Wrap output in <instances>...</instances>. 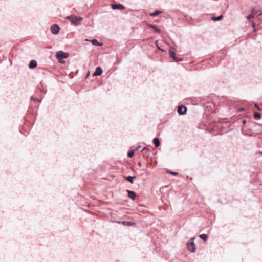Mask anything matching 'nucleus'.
Returning a JSON list of instances; mask_svg holds the SVG:
<instances>
[{
  "label": "nucleus",
  "mask_w": 262,
  "mask_h": 262,
  "mask_svg": "<svg viewBox=\"0 0 262 262\" xmlns=\"http://www.w3.org/2000/svg\"><path fill=\"white\" fill-rule=\"evenodd\" d=\"M66 19L69 20L73 25L76 26L80 25L83 20V18L75 15L68 16L66 17Z\"/></svg>",
  "instance_id": "f257e3e1"
},
{
  "label": "nucleus",
  "mask_w": 262,
  "mask_h": 262,
  "mask_svg": "<svg viewBox=\"0 0 262 262\" xmlns=\"http://www.w3.org/2000/svg\"><path fill=\"white\" fill-rule=\"evenodd\" d=\"M195 237L191 238L186 244V247L190 252H194L196 249L195 244L194 242Z\"/></svg>",
  "instance_id": "f03ea898"
},
{
  "label": "nucleus",
  "mask_w": 262,
  "mask_h": 262,
  "mask_svg": "<svg viewBox=\"0 0 262 262\" xmlns=\"http://www.w3.org/2000/svg\"><path fill=\"white\" fill-rule=\"evenodd\" d=\"M69 56V54L62 51H59L56 53L55 57L59 60L66 59Z\"/></svg>",
  "instance_id": "7ed1b4c3"
},
{
  "label": "nucleus",
  "mask_w": 262,
  "mask_h": 262,
  "mask_svg": "<svg viewBox=\"0 0 262 262\" xmlns=\"http://www.w3.org/2000/svg\"><path fill=\"white\" fill-rule=\"evenodd\" d=\"M169 56L174 61H178L179 58L176 56L175 49L173 47H170L169 50Z\"/></svg>",
  "instance_id": "20e7f679"
},
{
  "label": "nucleus",
  "mask_w": 262,
  "mask_h": 262,
  "mask_svg": "<svg viewBox=\"0 0 262 262\" xmlns=\"http://www.w3.org/2000/svg\"><path fill=\"white\" fill-rule=\"evenodd\" d=\"M187 108L183 105H181L178 106L177 112L180 115H183L186 114Z\"/></svg>",
  "instance_id": "39448f33"
},
{
  "label": "nucleus",
  "mask_w": 262,
  "mask_h": 262,
  "mask_svg": "<svg viewBox=\"0 0 262 262\" xmlns=\"http://www.w3.org/2000/svg\"><path fill=\"white\" fill-rule=\"evenodd\" d=\"M60 29L59 26L57 24L52 25L50 28L51 32L55 35L59 33Z\"/></svg>",
  "instance_id": "423d86ee"
},
{
  "label": "nucleus",
  "mask_w": 262,
  "mask_h": 262,
  "mask_svg": "<svg viewBox=\"0 0 262 262\" xmlns=\"http://www.w3.org/2000/svg\"><path fill=\"white\" fill-rule=\"evenodd\" d=\"M111 7L113 10L118 9V10H122L125 9V7L124 6V5L121 4H120V3H119V4H111Z\"/></svg>",
  "instance_id": "0eeeda50"
},
{
  "label": "nucleus",
  "mask_w": 262,
  "mask_h": 262,
  "mask_svg": "<svg viewBox=\"0 0 262 262\" xmlns=\"http://www.w3.org/2000/svg\"><path fill=\"white\" fill-rule=\"evenodd\" d=\"M103 72L102 69L100 67H96L95 71L93 73V76H100L102 75Z\"/></svg>",
  "instance_id": "6e6552de"
},
{
  "label": "nucleus",
  "mask_w": 262,
  "mask_h": 262,
  "mask_svg": "<svg viewBox=\"0 0 262 262\" xmlns=\"http://www.w3.org/2000/svg\"><path fill=\"white\" fill-rule=\"evenodd\" d=\"M126 192H127V196L132 200H135L136 198V193L132 190H126Z\"/></svg>",
  "instance_id": "1a4fd4ad"
},
{
  "label": "nucleus",
  "mask_w": 262,
  "mask_h": 262,
  "mask_svg": "<svg viewBox=\"0 0 262 262\" xmlns=\"http://www.w3.org/2000/svg\"><path fill=\"white\" fill-rule=\"evenodd\" d=\"M251 13L252 14H256L258 16L262 15V10H257L253 7H252L251 8Z\"/></svg>",
  "instance_id": "9d476101"
},
{
  "label": "nucleus",
  "mask_w": 262,
  "mask_h": 262,
  "mask_svg": "<svg viewBox=\"0 0 262 262\" xmlns=\"http://www.w3.org/2000/svg\"><path fill=\"white\" fill-rule=\"evenodd\" d=\"M37 66V62L35 60H32L30 61L28 67L31 69H33Z\"/></svg>",
  "instance_id": "9b49d317"
},
{
  "label": "nucleus",
  "mask_w": 262,
  "mask_h": 262,
  "mask_svg": "<svg viewBox=\"0 0 262 262\" xmlns=\"http://www.w3.org/2000/svg\"><path fill=\"white\" fill-rule=\"evenodd\" d=\"M136 178L135 176H124V179L130 183L131 184H133L134 183V179Z\"/></svg>",
  "instance_id": "f8f14e48"
},
{
  "label": "nucleus",
  "mask_w": 262,
  "mask_h": 262,
  "mask_svg": "<svg viewBox=\"0 0 262 262\" xmlns=\"http://www.w3.org/2000/svg\"><path fill=\"white\" fill-rule=\"evenodd\" d=\"M148 26L149 28L153 29L156 32L159 33H161L160 29H159L155 25L151 24H148Z\"/></svg>",
  "instance_id": "ddd939ff"
},
{
  "label": "nucleus",
  "mask_w": 262,
  "mask_h": 262,
  "mask_svg": "<svg viewBox=\"0 0 262 262\" xmlns=\"http://www.w3.org/2000/svg\"><path fill=\"white\" fill-rule=\"evenodd\" d=\"M152 142H153V143L155 145V147L157 148L160 145V140L157 137L154 138Z\"/></svg>",
  "instance_id": "4468645a"
},
{
  "label": "nucleus",
  "mask_w": 262,
  "mask_h": 262,
  "mask_svg": "<svg viewBox=\"0 0 262 262\" xmlns=\"http://www.w3.org/2000/svg\"><path fill=\"white\" fill-rule=\"evenodd\" d=\"M119 224H121L124 226H132L133 224H135V223H133L131 222H128V221H119L118 222Z\"/></svg>",
  "instance_id": "2eb2a0df"
},
{
  "label": "nucleus",
  "mask_w": 262,
  "mask_h": 262,
  "mask_svg": "<svg viewBox=\"0 0 262 262\" xmlns=\"http://www.w3.org/2000/svg\"><path fill=\"white\" fill-rule=\"evenodd\" d=\"M223 18V15H220L217 17L212 16L211 17V19L213 21H220V20H222Z\"/></svg>",
  "instance_id": "dca6fc26"
},
{
  "label": "nucleus",
  "mask_w": 262,
  "mask_h": 262,
  "mask_svg": "<svg viewBox=\"0 0 262 262\" xmlns=\"http://www.w3.org/2000/svg\"><path fill=\"white\" fill-rule=\"evenodd\" d=\"M91 42L93 45L97 46H101L102 45V43L99 42L96 39H92Z\"/></svg>",
  "instance_id": "f3484780"
},
{
  "label": "nucleus",
  "mask_w": 262,
  "mask_h": 262,
  "mask_svg": "<svg viewBox=\"0 0 262 262\" xmlns=\"http://www.w3.org/2000/svg\"><path fill=\"white\" fill-rule=\"evenodd\" d=\"M253 118L256 120H259L261 118V115L259 113L254 112V113L253 114Z\"/></svg>",
  "instance_id": "a211bd4d"
},
{
  "label": "nucleus",
  "mask_w": 262,
  "mask_h": 262,
  "mask_svg": "<svg viewBox=\"0 0 262 262\" xmlns=\"http://www.w3.org/2000/svg\"><path fill=\"white\" fill-rule=\"evenodd\" d=\"M199 238L204 241H206L208 238V236L206 234H202L199 236Z\"/></svg>",
  "instance_id": "6ab92c4d"
},
{
  "label": "nucleus",
  "mask_w": 262,
  "mask_h": 262,
  "mask_svg": "<svg viewBox=\"0 0 262 262\" xmlns=\"http://www.w3.org/2000/svg\"><path fill=\"white\" fill-rule=\"evenodd\" d=\"M248 130L249 131L251 130V129L249 128H247H247H245V129H244V128L243 127L241 130L242 134L244 135H248Z\"/></svg>",
  "instance_id": "aec40b11"
},
{
  "label": "nucleus",
  "mask_w": 262,
  "mask_h": 262,
  "mask_svg": "<svg viewBox=\"0 0 262 262\" xmlns=\"http://www.w3.org/2000/svg\"><path fill=\"white\" fill-rule=\"evenodd\" d=\"M162 13L161 11L158 10H156L154 12L150 13V15L151 16H156L157 15H158L160 13Z\"/></svg>",
  "instance_id": "412c9836"
},
{
  "label": "nucleus",
  "mask_w": 262,
  "mask_h": 262,
  "mask_svg": "<svg viewBox=\"0 0 262 262\" xmlns=\"http://www.w3.org/2000/svg\"><path fill=\"white\" fill-rule=\"evenodd\" d=\"M152 149V147L151 146H147L144 148H143L142 150H141V152H144V151H149L151 150V149Z\"/></svg>",
  "instance_id": "4be33fe9"
},
{
  "label": "nucleus",
  "mask_w": 262,
  "mask_h": 262,
  "mask_svg": "<svg viewBox=\"0 0 262 262\" xmlns=\"http://www.w3.org/2000/svg\"><path fill=\"white\" fill-rule=\"evenodd\" d=\"M134 153H135V150H131L127 152V155L129 158H132L134 155Z\"/></svg>",
  "instance_id": "5701e85b"
},
{
  "label": "nucleus",
  "mask_w": 262,
  "mask_h": 262,
  "mask_svg": "<svg viewBox=\"0 0 262 262\" xmlns=\"http://www.w3.org/2000/svg\"><path fill=\"white\" fill-rule=\"evenodd\" d=\"M166 173H168V174H170L171 175H172V176H177V175H178V172H175V171H170L169 170H166Z\"/></svg>",
  "instance_id": "b1692460"
},
{
  "label": "nucleus",
  "mask_w": 262,
  "mask_h": 262,
  "mask_svg": "<svg viewBox=\"0 0 262 262\" xmlns=\"http://www.w3.org/2000/svg\"><path fill=\"white\" fill-rule=\"evenodd\" d=\"M31 100H33L34 101H37L38 102H40L41 101V99H38L37 98H35L33 96H31L30 98Z\"/></svg>",
  "instance_id": "393cba45"
},
{
  "label": "nucleus",
  "mask_w": 262,
  "mask_h": 262,
  "mask_svg": "<svg viewBox=\"0 0 262 262\" xmlns=\"http://www.w3.org/2000/svg\"><path fill=\"white\" fill-rule=\"evenodd\" d=\"M254 107L256 108L258 111H262V108L259 106L257 104H254Z\"/></svg>",
  "instance_id": "a878e982"
},
{
  "label": "nucleus",
  "mask_w": 262,
  "mask_h": 262,
  "mask_svg": "<svg viewBox=\"0 0 262 262\" xmlns=\"http://www.w3.org/2000/svg\"><path fill=\"white\" fill-rule=\"evenodd\" d=\"M147 151H144V152H141L142 155L143 157H145L146 158L148 157V155L147 154Z\"/></svg>",
  "instance_id": "bb28decb"
},
{
  "label": "nucleus",
  "mask_w": 262,
  "mask_h": 262,
  "mask_svg": "<svg viewBox=\"0 0 262 262\" xmlns=\"http://www.w3.org/2000/svg\"><path fill=\"white\" fill-rule=\"evenodd\" d=\"M253 18L254 16L252 15H249L247 17L248 20H250L251 19H253Z\"/></svg>",
  "instance_id": "cd10ccee"
},
{
  "label": "nucleus",
  "mask_w": 262,
  "mask_h": 262,
  "mask_svg": "<svg viewBox=\"0 0 262 262\" xmlns=\"http://www.w3.org/2000/svg\"><path fill=\"white\" fill-rule=\"evenodd\" d=\"M247 121L245 120H243V124L244 125V128H247V126L246 125Z\"/></svg>",
  "instance_id": "c85d7f7f"
},
{
  "label": "nucleus",
  "mask_w": 262,
  "mask_h": 262,
  "mask_svg": "<svg viewBox=\"0 0 262 262\" xmlns=\"http://www.w3.org/2000/svg\"><path fill=\"white\" fill-rule=\"evenodd\" d=\"M137 165L139 167H141L142 166V163L141 162H138V164H137Z\"/></svg>",
  "instance_id": "c756f323"
},
{
  "label": "nucleus",
  "mask_w": 262,
  "mask_h": 262,
  "mask_svg": "<svg viewBox=\"0 0 262 262\" xmlns=\"http://www.w3.org/2000/svg\"><path fill=\"white\" fill-rule=\"evenodd\" d=\"M140 147H141V146L140 145H139L134 150H135V151L136 150H138Z\"/></svg>",
  "instance_id": "7c9ffc66"
},
{
  "label": "nucleus",
  "mask_w": 262,
  "mask_h": 262,
  "mask_svg": "<svg viewBox=\"0 0 262 262\" xmlns=\"http://www.w3.org/2000/svg\"><path fill=\"white\" fill-rule=\"evenodd\" d=\"M256 24L255 23H252V26L253 28H255Z\"/></svg>",
  "instance_id": "2f4dec72"
},
{
  "label": "nucleus",
  "mask_w": 262,
  "mask_h": 262,
  "mask_svg": "<svg viewBox=\"0 0 262 262\" xmlns=\"http://www.w3.org/2000/svg\"><path fill=\"white\" fill-rule=\"evenodd\" d=\"M157 42H158V41H156L155 42V44H156L157 46H158V45H157ZM157 47H158V49H159V50H161V49H160V48L158 46H157Z\"/></svg>",
  "instance_id": "473e14b6"
},
{
  "label": "nucleus",
  "mask_w": 262,
  "mask_h": 262,
  "mask_svg": "<svg viewBox=\"0 0 262 262\" xmlns=\"http://www.w3.org/2000/svg\"><path fill=\"white\" fill-rule=\"evenodd\" d=\"M89 72H88L87 76H89Z\"/></svg>",
  "instance_id": "72a5a7b5"
},
{
  "label": "nucleus",
  "mask_w": 262,
  "mask_h": 262,
  "mask_svg": "<svg viewBox=\"0 0 262 262\" xmlns=\"http://www.w3.org/2000/svg\"><path fill=\"white\" fill-rule=\"evenodd\" d=\"M260 153L261 154H262V151H261V152H260Z\"/></svg>",
  "instance_id": "f704fd0d"
},
{
  "label": "nucleus",
  "mask_w": 262,
  "mask_h": 262,
  "mask_svg": "<svg viewBox=\"0 0 262 262\" xmlns=\"http://www.w3.org/2000/svg\"><path fill=\"white\" fill-rule=\"evenodd\" d=\"M261 106H262V104H261Z\"/></svg>",
  "instance_id": "c9c22d12"
}]
</instances>
